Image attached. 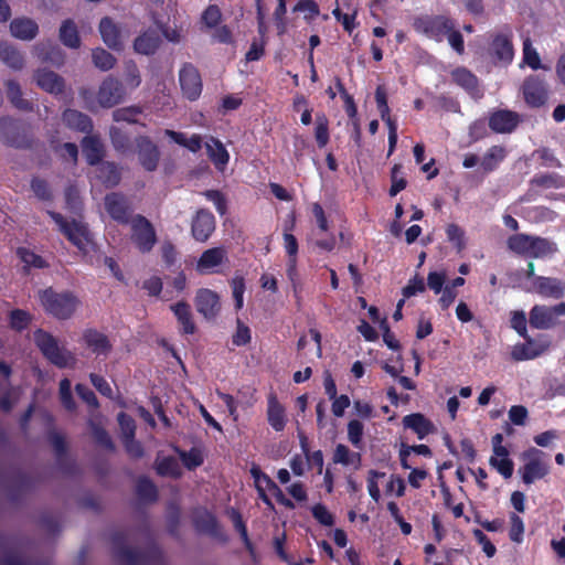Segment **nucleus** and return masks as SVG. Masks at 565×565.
I'll list each match as a JSON object with an SVG mask.
<instances>
[{
    "label": "nucleus",
    "mask_w": 565,
    "mask_h": 565,
    "mask_svg": "<svg viewBox=\"0 0 565 565\" xmlns=\"http://www.w3.org/2000/svg\"><path fill=\"white\" fill-rule=\"evenodd\" d=\"M85 107L90 111H96L99 108H111L125 98L126 92L121 82L114 76L105 77L97 92L87 87H81L78 90Z\"/></svg>",
    "instance_id": "1"
},
{
    "label": "nucleus",
    "mask_w": 565,
    "mask_h": 565,
    "mask_svg": "<svg viewBox=\"0 0 565 565\" xmlns=\"http://www.w3.org/2000/svg\"><path fill=\"white\" fill-rule=\"evenodd\" d=\"M507 244L513 253L533 258L544 257L555 252L554 244L547 239L525 234L509 237Z\"/></svg>",
    "instance_id": "2"
},
{
    "label": "nucleus",
    "mask_w": 565,
    "mask_h": 565,
    "mask_svg": "<svg viewBox=\"0 0 565 565\" xmlns=\"http://www.w3.org/2000/svg\"><path fill=\"white\" fill-rule=\"evenodd\" d=\"M44 309L57 319L70 318L78 306V300L68 292L56 294L52 289L39 292Z\"/></svg>",
    "instance_id": "3"
},
{
    "label": "nucleus",
    "mask_w": 565,
    "mask_h": 565,
    "mask_svg": "<svg viewBox=\"0 0 565 565\" xmlns=\"http://www.w3.org/2000/svg\"><path fill=\"white\" fill-rule=\"evenodd\" d=\"M522 460L524 465L519 469V473L525 484H532L550 473L547 455L540 449L530 448L524 451Z\"/></svg>",
    "instance_id": "4"
},
{
    "label": "nucleus",
    "mask_w": 565,
    "mask_h": 565,
    "mask_svg": "<svg viewBox=\"0 0 565 565\" xmlns=\"http://www.w3.org/2000/svg\"><path fill=\"white\" fill-rule=\"evenodd\" d=\"M34 342L41 352L58 367H66L75 362L70 351L58 345L57 341L49 333L38 330L34 332Z\"/></svg>",
    "instance_id": "5"
},
{
    "label": "nucleus",
    "mask_w": 565,
    "mask_h": 565,
    "mask_svg": "<svg viewBox=\"0 0 565 565\" xmlns=\"http://www.w3.org/2000/svg\"><path fill=\"white\" fill-rule=\"evenodd\" d=\"M565 317V302L555 306L536 305L530 311V324L532 328L548 330L561 323V318Z\"/></svg>",
    "instance_id": "6"
},
{
    "label": "nucleus",
    "mask_w": 565,
    "mask_h": 565,
    "mask_svg": "<svg viewBox=\"0 0 565 565\" xmlns=\"http://www.w3.org/2000/svg\"><path fill=\"white\" fill-rule=\"evenodd\" d=\"M131 224V239L142 253L151 250L157 242L156 232L151 223L142 215H135Z\"/></svg>",
    "instance_id": "7"
},
{
    "label": "nucleus",
    "mask_w": 565,
    "mask_h": 565,
    "mask_svg": "<svg viewBox=\"0 0 565 565\" xmlns=\"http://www.w3.org/2000/svg\"><path fill=\"white\" fill-rule=\"evenodd\" d=\"M47 214L58 226V230L78 248H84L89 242V233L85 224L81 222H67L60 213L47 211Z\"/></svg>",
    "instance_id": "8"
},
{
    "label": "nucleus",
    "mask_w": 565,
    "mask_h": 565,
    "mask_svg": "<svg viewBox=\"0 0 565 565\" xmlns=\"http://www.w3.org/2000/svg\"><path fill=\"white\" fill-rule=\"evenodd\" d=\"M0 140L15 148L30 146V139L24 128L17 120L9 117L0 119Z\"/></svg>",
    "instance_id": "9"
},
{
    "label": "nucleus",
    "mask_w": 565,
    "mask_h": 565,
    "mask_svg": "<svg viewBox=\"0 0 565 565\" xmlns=\"http://www.w3.org/2000/svg\"><path fill=\"white\" fill-rule=\"evenodd\" d=\"M194 305L196 311L207 321L214 320L222 307L220 296L207 288H201L196 291Z\"/></svg>",
    "instance_id": "10"
},
{
    "label": "nucleus",
    "mask_w": 565,
    "mask_h": 565,
    "mask_svg": "<svg viewBox=\"0 0 565 565\" xmlns=\"http://www.w3.org/2000/svg\"><path fill=\"white\" fill-rule=\"evenodd\" d=\"M522 93L525 103L533 108L545 105L548 95L546 84L535 75L525 78L522 85Z\"/></svg>",
    "instance_id": "11"
},
{
    "label": "nucleus",
    "mask_w": 565,
    "mask_h": 565,
    "mask_svg": "<svg viewBox=\"0 0 565 565\" xmlns=\"http://www.w3.org/2000/svg\"><path fill=\"white\" fill-rule=\"evenodd\" d=\"M179 81L183 94L190 100H195L202 92V81L198 70L192 64H185L180 71Z\"/></svg>",
    "instance_id": "12"
},
{
    "label": "nucleus",
    "mask_w": 565,
    "mask_h": 565,
    "mask_svg": "<svg viewBox=\"0 0 565 565\" xmlns=\"http://www.w3.org/2000/svg\"><path fill=\"white\" fill-rule=\"evenodd\" d=\"M105 210L115 221L129 223L130 205L128 200L120 193H109L105 196Z\"/></svg>",
    "instance_id": "13"
},
{
    "label": "nucleus",
    "mask_w": 565,
    "mask_h": 565,
    "mask_svg": "<svg viewBox=\"0 0 565 565\" xmlns=\"http://www.w3.org/2000/svg\"><path fill=\"white\" fill-rule=\"evenodd\" d=\"M33 79L41 89L52 95H60L65 89L64 78L47 68L36 70Z\"/></svg>",
    "instance_id": "14"
},
{
    "label": "nucleus",
    "mask_w": 565,
    "mask_h": 565,
    "mask_svg": "<svg viewBox=\"0 0 565 565\" xmlns=\"http://www.w3.org/2000/svg\"><path fill=\"white\" fill-rule=\"evenodd\" d=\"M136 146L140 164L147 171H154L160 158L158 147L148 137H138Z\"/></svg>",
    "instance_id": "15"
},
{
    "label": "nucleus",
    "mask_w": 565,
    "mask_h": 565,
    "mask_svg": "<svg viewBox=\"0 0 565 565\" xmlns=\"http://www.w3.org/2000/svg\"><path fill=\"white\" fill-rule=\"evenodd\" d=\"M420 24H425L424 33L437 41H441L443 36L447 35L455 28L452 21L445 17L426 20L418 19L414 23L415 29L420 30Z\"/></svg>",
    "instance_id": "16"
},
{
    "label": "nucleus",
    "mask_w": 565,
    "mask_h": 565,
    "mask_svg": "<svg viewBox=\"0 0 565 565\" xmlns=\"http://www.w3.org/2000/svg\"><path fill=\"white\" fill-rule=\"evenodd\" d=\"M519 122V114L508 109L497 110L489 117V127L498 134H510Z\"/></svg>",
    "instance_id": "17"
},
{
    "label": "nucleus",
    "mask_w": 565,
    "mask_h": 565,
    "mask_svg": "<svg viewBox=\"0 0 565 565\" xmlns=\"http://www.w3.org/2000/svg\"><path fill=\"white\" fill-rule=\"evenodd\" d=\"M215 230L214 216L206 210H199L192 221V235L199 242H205Z\"/></svg>",
    "instance_id": "18"
},
{
    "label": "nucleus",
    "mask_w": 565,
    "mask_h": 565,
    "mask_svg": "<svg viewBox=\"0 0 565 565\" xmlns=\"http://www.w3.org/2000/svg\"><path fill=\"white\" fill-rule=\"evenodd\" d=\"M174 313L179 330L182 334H194L196 332V324L191 307L185 301H178L170 306Z\"/></svg>",
    "instance_id": "19"
},
{
    "label": "nucleus",
    "mask_w": 565,
    "mask_h": 565,
    "mask_svg": "<svg viewBox=\"0 0 565 565\" xmlns=\"http://www.w3.org/2000/svg\"><path fill=\"white\" fill-rule=\"evenodd\" d=\"M99 32L109 49L120 50L122 47L120 30L110 18L105 17L100 20Z\"/></svg>",
    "instance_id": "20"
},
{
    "label": "nucleus",
    "mask_w": 565,
    "mask_h": 565,
    "mask_svg": "<svg viewBox=\"0 0 565 565\" xmlns=\"http://www.w3.org/2000/svg\"><path fill=\"white\" fill-rule=\"evenodd\" d=\"M10 31L19 40L31 41L38 35L39 25L32 19L17 18L10 23Z\"/></svg>",
    "instance_id": "21"
},
{
    "label": "nucleus",
    "mask_w": 565,
    "mask_h": 565,
    "mask_svg": "<svg viewBox=\"0 0 565 565\" xmlns=\"http://www.w3.org/2000/svg\"><path fill=\"white\" fill-rule=\"evenodd\" d=\"M161 44V38L157 30H147L136 38L134 49L143 55L153 54Z\"/></svg>",
    "instance_id": "22"
},
{
    "label": "nucleus",
    "mask_w": 565,
    "mask_h": 565,
    "mask_svg": "<svg viewBox=\"0 0 565 565\" xmlns=\"http://www.w3.org/2000/svg\"><path fill=\"white\" fill-rule=\"evenodd\" d=\"M525 340L526 343H518L512 348L511 358L514 361L519 362L534 359L547 349V345L536 344L529 335Z\"/></svg>",
    "instance_id": "23"
},
{
    "label": "nucleus",
    "mask_w": 565,
    "mask_h": 565,
    "mask_svg": "<svg viewBox=\"0 0 565 565\" xmlns=\"http://www.w3.org/2000/svg\"><path fill=\"white\" fill-rule=\"evenodd\" d=\"M205 149L215 168L218 171H224L230 160V154L224 145L220 140L211 137L205 142Z\"/></svg>",
    "instance_id": "24"
},
{
    "label": "nucleus",
    "mask_w": 565,
    "mask_h": 565,
    "mask_svg": "<svg viewBox=\"0 0 565 565\" xmlns=\"http://www.w3.org/2000/svg\"><path fill=\"white\" fill-rule=\"evenodd\" d=\"M35 55L42 61L55 66L64 64L65 56L62 50L52 42H42L35 46Z\"/></svg>",
    "instance_id": "25"
},
{
    "label": "nucleus",
    "mask_w": 565,
    "mask_h": 565,
    "mask_svg": "<svg viewBox=\"0 0 565 565\" xmlns=\"http://www.w3.org/2000/svg\"><path fill=\"white\" fill-rule=\"evenodd\" d=\"M267 420L276 431H281L287 423L285 407L273 394L268 397Z\"/></svg>",
    "instance_id": "26"
},
{
    "label": "nucleus",
    "mask_w": 565,
    "mask_h": 565,
    "mask_svg": "<svg viewBox=\"0 0 565 565\" xmlns=\"http://www.w3.org/2000/svg\"><path fill=\"white\" fill-rule=\"evenodd\" d=\"M84 342L87 349L96 355H107L111 350L108 338L96 330H87L84 333Z\"/></svg>",
    "instance_id": "27"
},
{
    "label": "nucleus",
    "mask_w": 565,
    "mask_h": 565,
    "mask_svg": "<svg viewBox=\"0 0 565 565\" xmlns=\"http://www.w3.org/2000/svg\"><path fill=\"white\" fill-rule=\"evenodd\" d=\"M0 60L14 71H21L25 65L23 54L15 46L7 42L0 43Z\"/></svg>",
    "instance_id": "28"
},
{
    "label": "nucleus",
    "mask_w": 565,
    "mask_h": 565,
    "mask_svg": "<svg viewBox=\"0 0 565 565\" xmlns=\"http://www.w3.org/2000/svg\"><path fill=\"white\" fill-rule=\"evenodd\" d=\"M225 255V250L221 247L210 248L201 255L196 269L200 273H209L223 263Z\"/></svg>",
    "instance_id": "29"
},
{
    "label": "nucleus",
    "mask_w": 565,
    "mask_h": 565,
    "mask_svg": "<svg viewBox=\"0 0 565 565\" xmlns=\"http://www.w3.org/2000/svg\"><path fill=\"white\" fill-rule=\"evenodd\" d=\"M452 81L469 94L473 96H480L478 87V78L467 68L458 67L451 72Z\"/></svg>",
    "instance_id": "30"
},
{
    "label": "nucleus",
    "mask_w": 565,
    "mask_h": 565,
    "mask_svg": "<svg viewBox=\"0 0 565 565\" xmlns=\"http://www.w3.org/2000/svg\"><path fill=\"white\" fill-rule=\"evenodd\" d=\"M492 54L503 63H510L514 56L511 40L505 34H499L493 39L491 45Z\"/></svg>",
    "instance_id": "31"
},
{
    "label": "nucleus",
    "mask_w": 565,
    "mask_h": 565,
    "mask_svg": "<svg viewBox=\"0 0 565 565\" xmlns=\"http://www.w3.org/2000/svg\"><path fill=\"white\" fill-rule=\"evenodd\" d=\"M403 424L406 428L414 430L419 439H423L434 430L433 424L419 413L405 416Z\"/></svg>",
    "instance_id": "32"
},
{
    "label": "nucleus",
    "mask_w": 565,
    "mask_h": 565,
    "mask_svg": "<svg viewBox=\"0 0 565 565\" xmlns=\"http://www.w3.org/2000/svg\"><path fill=\"white\" fill-rule=\"evenodd\" d=\"M62 119L67 127L83 132L89 131L93 126L90 118L76 109H66Z\"/></svg>",
    "instance_id": "33"
},
{
    "label": "nucleus",
    "mask_w": 565,
    "mask_h": 565,
    "mask_svg": "<svg viewBox=\"0 0 565 565\" xmlns=\"http://www.w3.org/2000/svg\"><path fill=\"white\" fill-rule=\"evenodd\" d=\"M60 41L67 47L78 49L81 45V39L75 22L67 19L62 22L58 32Z\"/></svg>",
    "instance_id": "34"
},
{
    "label": "nucleus",
    "mask_w": 565,
    "mask_h": 565,
    "mask_svg": "<svg viewBox=\"0 0 565 565\" xmlns=\"http://www.w3.org/2000/svg\"><path fill=\"white\" fill-rule=\"evenodd\" d=\"M536 289L544 297L558 299L564 295L565 285L555 278L541 277L537 280Z\"/></svg>",
    "instance_id": "35"
},
{
    "label": "nucleus",
    "mask_w": 565,
    "mask_h": 565,
    "mask_svg": "<svg viewBox=\"0 0 565 565\" xmlns=\"http://www.w3.org/2000/svg\"><path fill=\"white\" fill-rule=\"evenodd\" d=\"M83 153L89 164H96L103 157V145L94 136H87L82 142Z\"/></svg>",
    "instance_id": "36"
},
{
    "label": "nucleus",
    "mask_w": 565,
    "mask_h": 565,
    "mask_svg": "<svg viewBox=\"0 0 565 565\" xmlns=\"http://www.w3.org/2000/svg\"><path fill=\"white\" fill-rule=\"evenodd\" d=\"M156 470L160 476L178 478L181 476V467L178 459L173 457H158Z\"/></svg>",
    "instance_id": "37"
},
{
    "label": "nucleus",
    "mask_w": 565,
    "mask_h": 565,
    "mask_svg": "<svg viewBox=\"0 0 565 565\" xmlns=\"http://www.w3.org/2000/svg\"><path fill=\"white\" fill-rule=\"evenodd\" d=\"M333 461L358 468L361 463V456L359 452L351 451L345 445L339 444L334 449Z\"/></svg>",
    "instance_id": "38"
},
{
    "label": "nucleus",
    "mask_w": 565,
    "mask_h": 565,
    "mask_svg": "<svg viewBox=\"0 0 565 565\" xmlns=\"http://www.w3.org/2000/svg\"><path fill=\"white\" fill-rule=\"evenodd\" d=\"M7 95L9 100L13 104L14 107L21 110H32V104L22 98V92L20 85L14 81H9L7 83Z\"/></svg>",
    "instance_id": "39"
},
{
    "label": "nucleus",
    "mask_w": 565,
    "mask_h": 565,
    "mask_svg": "<svg viewBox=\"0 0 565 565\" xmlns=\"http://www.w3.org/2000/svg\"><path fill=\"white\" fill-rule=\"evenodd\" d=\"M97 177L108 188L117 185L120 181V173L118 169L110 162H104L98 167Z\"/></svg>",
    "instance_id": "40"
},
{
    "label": "nucleus",
    "mask_w": 565,
    "mask_h": 565,
    "mask_svg": "<svg viewBox=\"0 0 565 565\" xmlns=\"http://www.w3.org/2000/svg\"><path fill=\"white\" fill-rule=\"evenodd\" d=\"M505 150L500 146L491 147L481 160V167L486 172L492 171L504 159Z\"/></svg>",
    "instance_id": "41"
},
{
    "label": "nucleus",
    "mask_w": 565,
    "mask_h": 565,
    "mask_svg": "<svg viewBox=\"0 0 565 565\" xmlns=\"http://www.w3.org/2000/svg\"><path fill=\"white\" fill-rule=\"evenodd\" d=\"M92 60L94 65L103 72L111 70L116 64L115 56L102 47L93 50Z\"/></svg>",
    "instance_id": "42"
},
{
    "label": "nucleus",
    "mask_w": 565,
    "mask_h": 565,
    "mask_svg": "<svg viewBox=\"0 0 565 565\" xmlns=\"http://www.w3.org/2000/svg\"><path fill=\"white\" fill-rule=\"evenodd\" d=\"M141 111L139 106L121 107L113 111V119L117 122L126 121L128 124H136Z\"/></svg>",
    "instance_id": "43"
},
{
    "label": "nucleus",
    "mask_w": 565,
    "mask_h": 565,
    "mask_svg": "<svg viewBox=\"0 0 565 565\" xmlns=\"http://www.w3.org/2000/svg\"><path fill=\"white\" fill-rule=\"evenodd\" d=\"M116 556L121 565H139L142 562L139 553L124 545L117 547Z\"/></svg>",
    "instance_id": "44"
},
{
    "label": "nucleus",
    "mask_w": 565,
    "mask_h": 565,
    "mask_svg": "<svg viewBox=\"0 0 565 565\" xmlns=\"http://www.w3.org/2000/svg\"><path fill=\"white\" fill-rule=\"evenodd\" d=\"M523 62L533 70L542 67L541 58L529 38L523 41Z\"/></svg>",
    "instance_id": "45"
},
{
    "label": "nucleus",
    "mask_w": 565,
    "mask_h": 565,
    "mask_svg": "<svg viewBox=\"0 0 565 565\" xmlns=\"http://www.w3.org/2000/svg\"><path fill=\"white\" fill-rule=\"evenodd\" d=\"M328 125H329V121L324 115H322V114L317 115L315 135H316V140H317L319 147H321V148L324 147L329 141Z\"/></svg>",
    "instance_id": "46"
},
{
    "label": "nucleus",
    "mask_w": 565,
    "mask_h": 565,
    "mask_svg": "<svg viewBox=\"0 0 565 565\" xmlns=\"http://www.w3.org/2000/svg\"><path fill=\"white\" fill-rule=\"evenodd\" d=\"M446 234L448 241L454 244L458 252H461L465 248V231L461 227L457 224H448L446 227Z\"/></svg>",
    "instance_id": "47"
},
{
    "label": "nucleus",
    "mask_w": 565,
    "mask_h": 565,
    "mask_svg": "<svg viewBox=\"0 0 565 565\" xmlns=\"http://www.w3.org/2000/svg\"><path fill=\"white\" fill-rule=\"evenodd\" d=\"M364 425L356 419L350 420L348 424V439L358 449L362 448V436Z\"/></svg>",
    "instance_id": "48"
},
{
    "label": "nucleus",
    "mask_w": 565,
    "mask_h": 565,
    "mask_svg": "<svg viewBox=\"0 0 565 565\" xmlns=\"http://www.w3.org/2000/svg\"><path fill=\"white\" fill-rule=\"evenodd\" d=\"M392 185L390 189V195L395 196L398 192L404 190L407 185L406 179L402 175V166L395 164L391 171Z\"/></svg>",
    "instance_id": "49"
},
{
    "label": "nucleus",
    "mask_w": 565,
    "mask_h": 565,
    "mask_svg": "<svg viewBox=\"0 0 565 565\" xmlns=\"http://www.w3.org/2000/svg\"><path fill=\"white\" fill-rule=\"evenodd\" d=\"M118 423L122 441L135 437L136 425L130 416L125 413H119Z\"/></svg>",
    "instance_id": "50"
},
{
    "label": "nucleus",
    "mask_w": 565,
    "mask_h": 565,
    "mask_svg": "<svg viewBox=\"0 0 565 565\" xmlns=\"http://www.w3.org/2000/svg\"><path fill=\"white\" fill-rule=\"evenodd\" d=\"M125 83L130 89L137 88L141 83L139 70L132 62H128L125 65Z\"/></svg>",
    "instance_id": "51"
},
{
    "label": "nucleus",
    "mask_w": 565,
    "mask_h": 565,
    "mask_svg": "<svg viewBox=\"0 0 565 565\" xmlns=\"http://www.w3.org/2000/svg\"><path fill=\"white\" fill-rule=\"evenodd\" d=\"M139 497L147 501H152L157 497L156 486L147 478H140L137 483Z\"/></svg>",
    "instance_id": "52"
},
{
    "label": "nucleus",
    "mask_w": 565,
    "mask_h": 565,
    "mask_svg": "<svg viewBox=\"0 0 565 565\" xmlns=\"http://www.w3.org/2000/svg\"><path fill=\"white\" fill-rule=\"evenodd\" d=\"M510 522H511V527H510V539L511 541L515 542V543H521L522 540H523V533H524V524H523V521L522 519L516 515L515 513H512L510 515Z\"/></svg>",
    "instance_id": "53"
},
{
    "label": "nucleus",
    "mask_w": 565,
    "mask_h": 565,
    "mask_svg": "<svg viewBox=\"0 0 565 565\" xmlns=\"http://www.w3.org/2000/svg\"><path fill=\"white\" fill-rule=\"evenodd\" d=\"M109 134L116 150L125 152L129 149V138L119 128L111 127Z\"/></svg>",
    "instance_id": "54"
},
{
    "label": "nucleus",
    "mask_w": 565,
    "mask_h": 565,
    "mask_svg": "<svg viewBox=\"0 0 565 565\" xmlns=\"http://www.w3.org/2000/svg\"><path fill=\"white\" fill-rule=\"evenodd\" d=\"M31 188L38 199L42 201L52 200V193L46 181L35 178L31 182Z\"/></svg>",
    "instance_id": "55"
},
{
    "label": "nucleus",
    "mask_w": 565,
    "mask_h": 565,
    "mask_svg": "<svg viewBox=\"0 0 565 565\" xmlns=\"http://www.w3.org/2000/svg\"><path fill=\"white\" fill-rule=\"evenodd\" d=\"M232 339L233 343L237 347L245 345L250 341V330L239 319H237L236 331Z\"/></svg>",
    "instance_id": "56"
},
{
    "label": "nucleus",
    "mask_w": 565,
    "mask_h": 565,
    "mask_svg": "<svg viewBox=\"0 0 565 565\" xmlns=\"http://www.w3.org/2000/svg\"><path fill=\"white\" fill-rule=\"evenodd\" d=\"M312 515L319 523H321L324 526H331L334 523L333 515L321 503H318L315 507H312Z\"/></svg>",
    "instance_id": "57"
},
{
    "label": "nucleus",
    "mask_w": 565,
    "mask_h": 565,
    "mask_svg": "<svg viewBox=\"0 0 565 565\" xmlns=\"http://www.w3.org/2000/svg\"><path fill=\"white\" fill-rule=\"evenodd\" d=\"M181 460L188 469H194L202 465L203 458L199 450L191 449L190 451L180 452Z\"/></svg>",
    "instance_id": "58"
},
{
    "label": "nucleus",
    "mask_w": 565,
    "mask_h": 565,
    "mask_svg": "<svg viewBox=\"0 0 565 565\" xmlns=\"http://www.w3.org/2000/svg\"><path fill=\"white\" fill-rule=\"evenodd\" d=\"M490 465L495 468L504 478H510L513 473V462L509 458H490Z\"/></svg>",
    "instance_id": "59"
},
{
    "label": "nucleus",
    "mask_w": 565,
    "mask_h": 565,
    "mask_svg": "<svg viewBox=\"0 0 565 565\" xmlns=\"http://www.w3.org/2000/svg\"><path fill=\"white\" fill-rule=\"evenodd\" d=\"M342 98L345 104V111H347L348 116L353 120L355 135H356V138L359 139L360 138V124H359V119L356 117L358 109H356L355 103L353 100V97L349 94H344V97H342Z\"/></svg>",
    "instance_id": "60"
},
{
    "label": "nucleus",
    "mask_w": 565,
    "mask_h": 565,
    "mask_svg": "<svg viewBox=\"0 0 565 565\" xmlns=\"http://www.w3.org/2000/svg\"><path fill=\"white\" fill-rule=\"evenodd\" d=\"M511 327L524 339H527L526 317L523 311H514L511 317Z\"/></svg>",
    "instance_id": "61"
},
{
    "label": "nucleus",
    "mask_w": 565,
    "mask_h": 565,
    "mask_svg": "<svg viewBox=\"0 0 565 565\" xmlns=\"http://www.w3.org/2000/svg\"><path fill=\"white\" fill-rule=\"evenodd\" d=\"M222 14L217 6H210L202 14V21L207 28H214L221 21Z\"/></svg>",
    "instance_id": "62"
},
{
    "label": "nucleus",
    "mask_w": 565,
    "mask_h": 565,
    "mask_svg": "<svg viewBox=\"0 0 565 565\" xmlns=\"http://www.w3.org/2000/svg\"><path fill=\"white\" fill-rule=\"evenodd\" d=\"M385 476V473L383 472H379V471H375V470H371L369 472V478H367V489H369V493L370 495L372 497V499L374 501H379L380 498H381V492H380V488L377 486V481L376 479L379 478H383Z\"/></svg>",
    "instance_id": "63"
},
{
    "label": "nucleus",
    "mask_w": 565,
    "mask_h": 565,
    "mask_svg": "<svg viewBox=\"0 0 565 565\" xmlns=\"http://www.w3.org/2000/svg\"><path fill=\"white\" fill-rule=\"evenodd\" d=\"M424 290H425L424 279L418 276H415L413 279L409 280L407 286H405L403 288V296L405 298H409V297L416 295L417 292H422Z\"/></svg>",
    "instance_id": "64"
}]
</instances>
